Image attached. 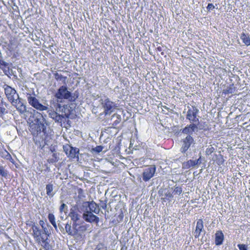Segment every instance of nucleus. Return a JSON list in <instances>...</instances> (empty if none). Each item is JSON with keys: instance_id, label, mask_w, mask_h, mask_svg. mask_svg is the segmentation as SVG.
I'll return each instance as SVG.
<instances>
[{"instance_id": "obj_1", "label": "nucleus", "mask_w": 250, "mask_h": 250, "mask_svg": "<svg viewBox=\"0 0 250 250\" xmlns=\"http://www.w3.org/2000/svg\"><path fill=\"white\" fill-rule=\"evenodd\" d=\"M29 120L30 131L33 135L36 136L42 132L44 134L46 133L47 124L45 119L41 113L34 110L33 116L30 117Z\"/></svg>"}, {"instance_id": "obj_2", "label": "nucleus", "mask_w": 250, "mask_h": 250, "mask_svg": "<svg viewBox=\"0 0 250 250\" xmlns=\"http://www.w3.org/2000/svg\"><path fill=\"white\" fill-rule=\"evenodd\" d=\"M55 97L58 102H62L63 100H67L69 101L73 102L75 99L72 94L68 90L67 87L65 85H62L58 89L55 94Z\"/></svg>"}, {"instance_id": "obj_3", "label": "nucleus", "mask_w": 250, "mask_h": 250, "mask_svg": "<svg viewBox=\"0 0 250 250\" xmlns=\"http://www.w3.org/2000/svg\"><path fill=\"white\" fill-rule=\"evenodd\" d=\"M99 102L104 109L105 115H109L116 108V104L106 96L101 97Z\"/></svg>"}, {"instance_id": "obj_4", "label": "nucleus", "mask_w": 250, "mask_h": 250, "mask_svg": "<svg viewBox=\"0 0 250 250\" xmlns=\"http://www.w3.org/2000/svg\"><path fill=\"white\" fill-rule=\"evenodd\" d=\"M26 99L29 104L34 108L40 111L46 110L47 107L40 103L39 100L36 98V94L27 93Z\"/></svg>"}, {"instance_id": "obj_5", "label": "nucleus", "mask_w": 250, "mask_h": 250, "mask_svg": "<svg viewBox=\"0 0 250 250\" xmlns=\"http://www.w3.org/2000/svg\"><path fill=\"white\" fill-rule=\"evenodd\" d=\"M4 93L9 102L11 104L14 103L16 100H18L19 98V94L14 88L7 85H3Z\"/></svg>"}, {"instance_id": "obj_6", "label": "nucleus", "mask_w": 250, "mask_h": 250, "mask_svg": "<svg viewBox=\"0 0 250 250\" xmlns=\"http://www.w3.org/2000/svg\"><path fill=\"white\" fill-rule=\"evenodd\" d=\"M73 228L74 229V237L78 241H81L84 237V232L86 230L85 225H80L78 223H73Z\"/></svg>"}, {"instance_id": "obj_7", "label": "nucleus", "mask_w": 250, "mask_h": 250, "mask_svg": "<svg viewBox=\"0 0 250 250\" xmlns=\"http://www.w3.org/2000/svg\"><path fill=\"white\" fill-rule=\"evenodd\" d=\"M199 112V110L195 107H192L188 110L187 114V119H188L190 122L192 124H196L197 125L199 124V119L197 117V114Z\"/></svg>"}, {"instance_id": "obj_8", "label": "nucleus", "mask_w": 250, "mask_h": 250, "mask_svg": "<svg viewBox=\"0 0 250 250\" xmlns=\"http://www.w3.org/2000/svg\"><path fill=\"white\" fill-rule=\"evenodd\" d=\"M195 144L193 137L190 135L187 136L182 141V146L180 151L182 153H185L190 147Z\"/></svg>"}, {"instance_id": "obj_9", "label": "nucleus", "mask_w": 250, "mask_h": 250, "mask_svg": "<svg viewBox=\"0 0 250 250\" xmlns=\"http://www.w3.org/2000/svg\"><path fill=\"white\" fill-rule=\"evenodd\" d=\"M83 211V218L86 222L89 223L96 222L97 223L99 222V217L93 214V212L88 211L87 208L85 209Z\"/></svg>"}, {"instance_id": "obj_10", "label": "nucleus", "mask_w": 250, "mask_h": 250, "mask_svg": "<svg viewBox=\"0 0 250 250\" xmlns=\"http://www.w3.org/2000/svg\"><path fill=\"white\" fill-rule=\"evenodd\" d=\"M156 171V167L155 166H150L144 169L143 174V180L147 182L149 181L153 176Z\"/></svg>"}, {"instance_id": "obj_11", "label": "nucleus", "mask_w": 250, "mask_h": 250, "mask_svg": "<svg viewBox=\"0 0 250 250\" xmlns=\"http://www.w3.org/2000/svg\"><path fill=\"white\" fill-rule=\"evenodd\" d=\"M83 207L85 208V209L87 208L91 212L98 214L100 212L99 206L93 201L85 202L83 203Z\"/></svg>"}, {"instance_id": "obj_12", "label": "nucleus", "mask_w": 250, "mask_h": 250, "mask_svg": "<svg viewBox=\"0 0 250 250\" xmlns=\"http://www.w3.org/2000/svg\"><path fill=\"white\" fill-rule=\"evenodd\" d=\"M203 159L200 156L198 159L195 160H189L182 164V167L185 169H189L195 167L196 166L200 165L202 163Z\"/></svg>"}, {"instance_id": "obj_13", "label": "nucleus", "mask_w": 250, "mask_h": 250, "mask_svg": "<svg viewBox=\"0 0 250 250\" xmlns=\"http://www.w3.org/2000/svg\"><path fill=\"white\" fill-rule=\"evenodd\" d=\"M32 229L33 231V236L37 242L41 239L42 238L46 236V235L43 234L42 230L40 229L39 227L35 224L32 225Z\"/></svg>"}, {"instance_id": "obj_14", "label": "nucleus", "mask_w": 250, "mask_h": 250, "mask_svg": "<svg viewBox=\"0 0 250 250\" xmlns=\"http://www.w3.org/2000/svg\"><path fill=\"white\" fill-rule=\"evenodd\" d=\"M198 129V125L196 124H191L187 125L185 128L182 130V132L184 134L190 135L193 133Z\"/></svg>"}, {"instance_id": "obj_15", "label": "nucleus", "mask_w": 250, "mask_h": 250, "mask_svg": "<svg viewBox=\"0 0 250 250\" xmlns=\"http://www.w3.org/2000/svg\"><path fill=\"white\" fill-rule=\"evenodd\" d=\"M69 217L71 218L73 223H78L77 222L80 219L81 216L78 210L71 209L69 213Z\"/></svg>"}, {"instance_id": "obj_16", "label": "nucleus", "mask_w": 250, "mask_h": 250, "mask_svg": "<svg viewBox=\"0 0 250 250\" xmlns=\"http://www.w3.org/2000/svg\"><path fill=\"white\" fill-rule=\"evenodd\" d=\"M204 228L203 221L202 219H199L197 221L196 229L195 230V237L196 238L199 237Z\"/></svg>"}, {"instance_id": "obj_17", "label": "nucleus", "mask_w": 250, "mask_h": 250, "mask_svg": "<svg viewBox=\"0 0 250 250\" xmlns=\"http://www.w3.org/2000/svg\"><path fill=\"white\" fill-rule=\"evenodd\" d=\"M48 237L45 236L37 241L45 250H51V246L48 241Z\"/></svg>"}, {"instance_id": "obj_18", "label": "nucleus", "mask_w": 250, "mask_h": 250, "mask_svg": "<svg viewBox=\"0 0 250 250\" xmlns=\"http://www.w3.org/2000/svg\"><path fill=\"white\" fill-rule=\"evenodd\" d=\"M224 240V234L222 231H218L215 233V242L216 245H220Z\"/></svg>"}, {"instance_id": "obj_19", "label": "nucleus", "mask_w": 250, "mask_h": 250, "mask_svg": "<svg viewBox=\"0 0 250 250\" xmlns=\"http://www.w3.org/2000/svg\"><path fill=\"white\" fill-rule=\"evenodd\" d=\"M79 152V149L78 148L72 146L67 156L71 158H78Z\"/></svg>"}, {"instance_id": "obj_20", "label": "nucleus", "mask_w": 250, "mask_h": 250, "mask_svg": "<svg viewBox=\"0 0 250 250\" xmlns=\"http://www.w3.org/2000/svg\"><path fill=\"white\" fill-rule=\"evenodd\" d=\"M49 115L51 118L58 123H61L63 118L62 116L58 114L57 112H55L50 113Z\"/></svg>"}, {"instance_id": "obj_21", "label": "nucleus", "mask_w": 250, "mask_h": 250, "mask_svg": "<svg viewBox=\"0 0 250 250\" xmlns=\"http://www.w3.org/2000/svg\"><path fill=\"white\" fill-rule=\"evenodd\" d=\"M240 39L242 40L243 42L247 46L250 45V39L248 35L242 33L240 36Z\"/></svg>"}, {"instance_id": "obj_22", "label": "nucleus", "mask_w": 250, "mask_h": 250, "mask_svg": "<svg viewBox=\"0 0 250 250\" xmlns=\"http://www.w3.org/2000/svg\"><path fill=\"white\" fill-rule=\"evenodd\" d=\"M235 90L233 86L230 85L223 90V94H224L225 95L232 94L234 93Z\"/></svg>"}, {"instance_id": "obj_23", "label": "nucleus", "mask_w": 250, "mask_h": 250, "mask_svg": "<svg viewBox=\"0 0 250 250\" xmlns=\"http://www.w3.org/2000/svg\"><path fill=\"white\" fill-rule=\"evenodd\" d=\"M46 194L50 197H53L54 193L52 191L53 190V186L52 184H48L46 186Z\"/></svg>"}, {"instance_id": "obj_24", "label": "nucleus", "mask_w": 250, "mask_h": 250, "mask_svg": "<svg viewBox=\"0 0 250 250\" xmlns=\"http://www.w3.org/2000/svg\"><path fill=\"white\" fill-rule=\"evenodd\" d=\"M48 218L51 224L53 226V227L55 229H57V225L55 222V216L52 213H49L48 216Z\"/></svg>"}, {"instance_id": "obj_25", "label": "nucleus", "mask_w": 250, "mask_h": 250, "mask_svg": "<svg viewBox=\"0 0 250 250\" xmlns=\"http://www.w3.org/2000/svg\"><path fill=\"white\" fill-rule=\"evenodd\" d=\"M65 229L68 234L74 236V229H73V227H71L70 225L67 224L65 226Z\"/></svg>"}, {"instance_id": "obj_26", "label": "nucleus", "mask_w": 250, "mask_h": 250, "mask_svg": "<svg viewBox=\"0 0 250 250\" xmlns=\"http://www.w3.org/2000/svg\"><path fill=\"white\" fill-rule=\"evenodd\" d=\"M22 90L23 94L25 95L26 97L27 93L32 94L33 95L35 94L33 89H29L26 86L24 87V89L22 88Z\"/></svg>"}, {"instance_id": "obj_27", "label": "nucleus", "mask_w": 250, "mask_h": 250, "mask_svg": "<svg viewBox=\"0 0 250 250\" xmlns=\"http://www.w3.org/2000/svg\"><path fill=\"white\" fill-rule=\"evenodd\" d=\"M55 78L57 81H62V82H65L67 79L66 77H64L61 74H59L58 73H56L54 74Z\"/></svg>"}, {"instance_id": "obj_28", "label": "nucleus", "mask_w": 250, "mask_h": 250, "mask_svg": "<svg viewBox=\"0 0 250 250\" xmlns=\"http://www.w3.org/2000/svg\"><path fill=\"white\" fill-rule=\"evenodd\" d=\"M12 104L15 106L17 108V107H19L20 106H21V104H24L22 102V99L19 98L18 100H16V101H15L14 103H13Z\"/></svg>"}, {"instance_id": "obj_29", "label": "nucleus", "mask_w": 250, "mask_h": 250, "mask_svg": "<svg viewBox=\"0 0 250 250\" xmlns=\"http://www.w3.org/2000/svg\"><path fill=\"white\" fill-rule=\"evenodd\" d=\"M6 113L7 110L3 103L0 104V117H2V116Z\"/></svg>"}, {"instance_id": "obj_30", "label": "nucleus", "mask_w": 250, "mask_h": 250, "mask_svg": "<svg viewBox=\"0 0 250 250\" xmlns=\"http://www.w3.org/2000/svg\"><path fill=\"white\" fill-rule=\"evenodd\" d=\"M2 157L12 162L13 159L12 158L11 155L7 151H4L2 152Z\"/></svg>"}, {"instance_id": "obj_31", "label": "nucleus", "mask_w": 250, "mask_h": 250, "mask_svg": "<svg viewBox=\"0 0 250 250\" xmlns=\"http://www.w3.org/2000/svg\"><path fill=\"white\" fill-rule=\"evenodd\" d=\"M116 116L117 117V120H115L113 123V125L114 126V127H116L117 125L121 122V117L119 115H114L113 117Z\"/></svg>"}, {"instance_id": "obj_32", "label": "nucleus", "mask_w": 250, "mask_h": 250, "mask_svg": "<svg viewBox=\"0 0 250 250\" xmlns=\"http://www.w3.org/2000/svg\"><path fill=\"white\" fill-rule=\"evenodd\" d=\"M58 161V158L56 153H54L52 154V158H50L48 160L49 163H54Z\"/></svg>"}, {"instance_id": "obj_33", "label": "nucleus", "mask_w": 250, "mask_h": 250, "mask_svg": "<svg viewBox=\"0 0 250 250\" xmlns=\"http://www.w3.org/2000/svg\"><path fill=\"white\" fill-rule=\"evenodd\" d=\"M16 109L19 112H20L21 114L24 113L26 111V107L24 104H21V106H20Z\"/></svg>"}, {"instance_id": "obj_34", "label": "nucleus", "mask_w": 250, "mask_h": 250, "mask_svg": "<svg viewBox=\"0 0 250 250\" xmlns=\"http://www.w3.org/2000/svg\"><path fill=\"white\" fill-rule=\"evenodd\" d=\"M0 175L4 177H6L8 175L7 171L4 169L2 166H0Z\"/></svg>"}, {"instance_id": "obj_35", "label": "nucleus", "mask_w": 250, "mask_h": 250, "mask_svg": "<svg viewBox=\"0 0 250 250\" xmlns=\"http://www.w3.org/2000/svg\"><path fill=\"white\" fill-rule=\"evenodd\" d=\"M173 192L175 194L180 195L182 192V188L178 187H175Z\"/></svg>"}, {"instance_id": "obj_36", "label": "nucleus", "mask_w": 250, "mask_h": 250, "mask_svg": "<svg viewBox=\"0 0 250 250\" xmlns=\"http://www.w3.org/2000/svg\"><path fill=\"white\" fill-rule=\"evenodd\" d=\"M214 151V148L213 147L210 146L206 149V154L207 155H210L213 151Z\"/></svg>"}, {"instance_id": "obj_37", "label": "nucleus", "mask_w": 250, "mask_h": 250, "mask_svg": "<svg viewBox=\"0 0 250 250\" xmlns=\"http://www.w3.org/2000/svg\"><path fill=\"white\" fill-rule=\"evenodd\" d=\"M104 148V147L101 146H97L95 148H93V150L94 152H96L97 153H100V152L102 151L103 149Z\"/></svg>"}, {"instance_id": "obj_38", "label": "nucleus", "mask_w": 250, "mask_h": 250, "mask_svg": "<svg viewBox=\"0 0 250 250\" xmlns=\"http://www.w3.org/2000/svg\"><path fill=\"white\" fill-rule=\"evenodd\" d=\"M71 147L72 146L69 145L63 146V149L66 155L68 154L69 152H70V149L71 148Z\"/></svg>"}, {"instance_id": "obj_39", "label": "nucleus", "mask_w": 250, "mask_h": 250, "mask_svg": "<svg viewBox=\"0 0 250 250\" xmlns=\"http://www.w3.org/2000/svg\"><path fill=\"white\" fill-rule=\"evenodd\" d=\"M238 247L240 250H247V246L244 244H239Z\"/></svg>"}, {"instance_id": "obj_40", "label": "nucleus", "mask_w": 250, "mask_h": 250, "mask_svg": "<svg viewBox=\"0 0 250 250\" xmlns=\"http://www.w3.org/2000/svg\"><path fill=\"white\" fill-rule=\"evenodd\" d=\"M67 207L66 205L63 203L61 205V206H60V211L61 212H65V210H64V208Z\"/></svg>"}, {"instance_id": "obj_41", "label": "nucleus", "mask_w": 250, "mask_h": 250, "mask_svg": "<svg viewBox=\"0 0 250 250\" xmlns=\"http://www.w3.org/2000/svg\"><path fill=\"white\" fill-rule=\"evenodd\" d=\"M42 229H43L42 232H43V234L46 235V236L48 237V229H47V228H46L44 226H42Z\"/></svg>"}, {"instance_id": "obj_42", "label": "nucleus", "mask_w": 250, "mask_h": 250, "mask_svg": "<svg viewBox=\"0 0 250 250\" xmlns=\"http://www.w3.org/2000/svg\"><path fill=\"white\" fill-rule=\"evenodd\" d=\"M96 250H107L106 248L102 245H98L96 249Z\"/></svg>"}, {"instance_id": "obj_43", "label": "nucleus", "mask_w": 250, "mask_h": 250, "mask_svg": "<svg viewBox=\"0 0 250 250\" xmlns=\"http://www.w3.org/2000/svg\"><path fill=\"white\" fill-rule=\"evenodd\" d=\"M0 65L6 67L8 65V63L0 59Z\"/></svg>"}, {"instance_id": "obj_44", "label": "nucleus", "mask_w": 250, "mask_h": 250, "mask_svg": "<svg viewBox=\"0 0 250 250\" xmlns=\"http://www.w3.org/2000/svg\"><path fill=\"white\" fill-rule=\"evenodd\" d=\"M208 10H212L214 8V6L212 3H209L207 7Z\"/></svg>"}, {"instance_id": "obj_45", "label": "nucleus", "mask_w": 250, "mask_h": 250, "mask_svg": "<svg viewBox=\"0 0 250 250\" xmlns=\"http://www.w3.org/2000/svg\"><path fill=\"white\" fill-rule=\"evenodd\" d=\"M165 195L168 198L172 197V194L169 192L166 193Z\"/></svg>"}, {"instance_id": "obj_46", "label": "nucleus", "mask_w": 250, "mask_h": 250, "mask_svg": "<svg viewBox=\"0 0 250 250\" xmlns=\"http://www.w3.org/2000/svg\"><path fill=\"white\" fill-rule=\"evenodd\" d=\"M43 224H44V222H43V221L41 220V221H40V225L42 226H42H43Z\"/></svg>"}, {"instance_id": "obj_47", "label": "nucleus", "mask_w": 250, "mask_h": 250, "mask_svg": "<svg viewBox=\"0 0 250 250\" xmlns=\"http://www.w3.org/2000/svg\"><path fill=\"white\" fill-rule=\"evenodd\" d=\"M102 208L103 209H105L106 208V204H104L103 206H102Z\"/></svg>"}, {"instance_id": "obj_48", "label": "nucleus", "mask_w": 250, "mask_h": 250, "mask_svg": "<svg viewBox=\"0 0 250 250\" xmlns=\"http://www.w3.org/2000/svg\"><path fill=\"white\" fill-rule=\"evenodd\" d=\"M9 50L10 51H12L14 49V48L13 47H12V46H9Z\"/></svg>"}, {"instance_id": "obj_49", "label": "nucleus", "mask_w": 250, "mask_h": 250, "mask_svg": "<svg viewBox=\"0 0 250 250\" xmlns=\"http://www.w3.org/2000/svg\"><path fill=\"white\" fill-rule=\"evenodd\" d=\"M46 138H45V139H44V141H45V144L46 145H47V143H46Z\"/></svg>"}]
</instances>
